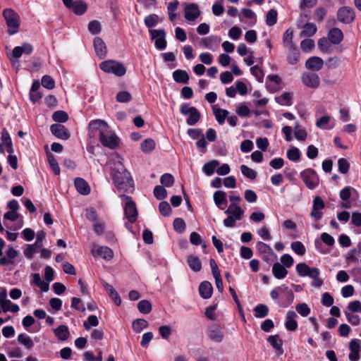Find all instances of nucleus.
<instances>
[{"label":"nucleus","instance_id":"nucleus-46","mask_svg":"<svg viewBox=\"0 0 361 361\" xmlns=\"http://www.w3.org/2000/svg\"><path fill=\"white\" fill-rule=\"evenodd\" d=\"M47 159L51 169H53L54 173L56 175L60 174V168L58 164V162L56 161V159L54 158V155L51 153L47 154Z\"/></svg>","mask_w":361,"mask_h":361},{"label":"nucleus","instance_id":"nucleus-55","mask_svg":"<svg viewBox=\"0 0 361 361\" xmlns=\"http://www.w3.org/2000/svg\"><path fill=\"white\" fill-rule=\"evenodd\" d=\"M173 228L178 233H183L185 229V223L183 219L176 218L173 221Z\"/></svg>","mask_w":361,"mask_h":361},{"label":"nucleus","instance_id":"nucleus-1","mask_svg":"<svg viewBox=\"0 0 361 361\" xmlns=\"http://www.w3.org/2000/svg\"><path fill=\"white\" fill-rule=\"evenodd\" d=\"M114 166L112 167L111 176L114 184L119 190L128 191L134 187L133 180L130 173L125 169L121 159L116 156L113 159Z\"/></svg>","mask_w":361,"mask_h":361},{"label":"nucleus","instance_id":"nucleus-20","mask_svg":"<svg viewBox=\"0 0 361 361\" xmlns=\"http://www.w3.org/2000/svg\"><path fill=\"white\" fill-rule=\"evenodd\" d=\"M286 49L288 51L287 61L288 63L291 65L296 64L300 59V52L296 46L286 48Z\"/></svg>","mask_w":361,"mask_h":361},{"label":"nucleus","instance_id":"nucleus-47","mask_svg":"<svg viewBox=\"0 0 361 361\" xmlns=\"http://www.w3.org/2000/svg\"><path fill=\"white\" fill-rule=\"evenodd\" d=\"M160 182L165 187H171L174 183V178L171 173H164L161 176Z\"/></svg>","mask_w":361,"mask_h":361},{"label":"nucleus","instance_id":"nucleus-26","mask_svg":"<svg viewBox=\"0 0 361 361\" xmlns=\"http://www.w3.org/2000/svg\"><path fill=\"white\" fill-rule=\"evenodd\" d=\"M212 110L217 122L221 125L224 123L226 118L228 116V111L226 109L216 108V106H213Z\"/></svg>","mask_w":361,"mask_h":361},{"label":"nucleus","instance_id":"nucleus-63","mask_svg":"<svg viewBox=\"0 0 361 361\" xmlns=\"http://www.w3.org/2000/svg\"><path fill=\"white\" fill-rule=\"evenodd\" d=\"M327 11L325 8L319 7L314 11V16L316 20L321 22L326 16Z\"/></svg>","mask_w":361,"mask_h":361},{"label":"nucleus","instance_id":"nucleus-35","mask_svg":"<svg viewBox=\"0 0 361 361\" xmlns=\"http://www.w3.org/2000/svg\"><path fill=\"white\" fill-rule=\"evenodd\" d=\"M292 100V94L290 92H284L279 97H276V101L281 105L290 106Z\"/></svg>","mask_w":361,"mask_h":361},{"label":"nucleus","instance_id":"nucleus-61","mask_svg":"<svg viewBox=\"0 0 361 361\" xmlns=\"http://www.w3.org/2000/svg\"><path fill=\"white\" fill-rule=\"evenodd\" d=\"M131 99V94L127 91H121L116 94V100L119 102H128Z\"/></svg>","mask_w":361,"mask_h":361},{"label":"nucleus","instance_id":"nucleus-59","mask_svg":"<svg viewBox=\"0 0 361 361\" xmlns=\"http://www.w3.org/2000/svg\"><path fill=\"white\" fill-rule=\"evenodd\" d=\"M282 292H287L288 293V290H287V286H281L275 288L270 293V296L273 300H276L279 298V295L282 293Z\"/></svg>","mask_w":361,"mask_h":361},{"label":"nucleus","instance_id":"nucleus-13","mask_svg":"<svg viewBox=\"0 0 361 361\" xmlns=\"http://www.w3.org/2000/svg\"><path fill=\"white\" fill-rule=\"evenodd\" d=\"M208 336L214 342L220 343L224 338L221 327L218 324L212 325L208 330Z\"/></svg>","mask_w":361,"mask_h":361},{"label":"nucleus","instance_id":"nucleus-56","mask_svg":"<svg viewBox=\"0 0 361 361\" xmlns=\"http://www.w3.org/2000/svg\"><path fill=\"white\" fill-rule=\"evenodd\" d=\"M338 166L339 172L345 174V173H348V171L349 170L350 164L345 159L341 158L338 161Z\"/></svg>","mask_w":361,"mask_h":361},{"label":"nucleus","instance_id":"nucleus-17","mask_svg":"<svg viewBox=\"0 0 361 361\" xmlns=\"http://www.w3.org/2000/svg\"><path fill=\"white\" fill-rule=\"evenodd\" d=\"M213 292V287L209 281H203L199 286V293L202 298L204 299H209L212 297Z\"/></svg>","mask_w":361,"mask_h":361},{"label":"nucleus","instance_id":"nucleus-5","mask_svg":"<svg viewBox=\"0 0 361 361\" xmlns=\"http://www.w3.org/2000/svg\"><path fill=\"white\" fill-rule=\"evenodd\" d=\"M300 177L305 184V185L310 190L314 189L319 183V178L316 171L312 169H307L302 171Z\"/></svg>","mask_w":361,"mask_h":361},{"label":"nucleus","instance_id":"nucleus-3","mask_svg":"<svg viewBox=\"0 0 361 361\" xmlns=\"http://www.w3.org/2000/svg\"><path fill=\"white\" fill-rule=\"evenodd\" d=\"M99 68L105 73H112L118 77L123 76L126 73V69L123 65L116 61L107 60L99 64Z\"/></svg>","mask_w":361,"mask_h":361},{"label":"nucleus","instance_id":"nucleus-6","mask_svg":"<svg viewBox=\"0 0 361 361\" xmlns=\"http://www.w3.org/2000/svg\"><path fill=\"white\" fill-rule=\"evenodd\" d=\"M121 197L126 201L124 207L125 216L129 222L135 223L137 218V210L135 202L133 201L130 197L126 195H122Z\"/></svg>","mask_w":361,"mask_h":361},{"label":"nucleus","instance_id":"nucleus-54","mask_svg":"<svg viewBox=\"0 0 361 361\" xmlns=\"http://www.w3.org/2000/svg\"><path fill=\"white\" fill-rule=\"evenodd\" d=\"M225 9L222 4V0H218L212 6V13L214 16H219L224 13Z\"/></svg>","mask_w":361,"mask_h":361},{"label":"nucleus","instance_id":"nucleus-64","mask_svg":"<svg viewBox=\"0 0 361 361\" xmlns=\"http://www.w3.org/2000/svg\"><path fill=\"white\" fill-rule=\"evenodd\" d=\"M281 262L283 264V266L286 268H290L293 264V259L288 254H284L281 257Z\"/></svg>","mask_w":361,"mask_h":361},{"label":"nucleus","instance_id":"nucleus-58","mask_svg":"<svg viewBox=\"0 0 361 361\" xmlns=\"http://www.w3.org/2000/svg\"><path fill=\"white\" fill-rule=\"evenodd\" d=\"M158 16L156 14L147 16L145 18V24L148 27H154L158 23Z\"/></svg>","mask_w":361,"mask_h":361},{"label":"nucleus","instance_id":"nucleus-16","mask_svg":"<svg viewBox=\"0 0 361 361\" xmlns=\"http://www.w3.org/2000/svg\"><path fill=\"white\" fill-rule=\"evenodd\" d=\"M74 184L77 191L83 195H87L90 192V188L88 183L82 178H76Z\"/></svg>","mask_w":361,"mask_h":361},{"label":"nucleus","instance_id":"nucleus-62","mask_svg":"<svg viewBox=\"0 0 361 361\" xmlns=\"http://www.w3.org/2000/svg\"><path fill=\"white\" fill-rule=\"evenodd\" d=\"M295 309L302 317H307L310 313V309L306 303L297 305Z\"/></svg>","mask_w":361,"mask_h":361},{"label":"nucleus","instance_id":"nucleus-38","mask_svg":"<svg viewBox=\"0 0 361 361\" xmlns=\"http://www.w3.org/2000/svg\"><path fill=\"white\" fill-rule=\"evenodd\" d=\"M137 309L142 314H148L152 310V304L147 300H140L137 304Z\"/></svg>","mask_w":361,"mask_h":361},{"label":"nucleus","instance_id":"nucleus-42","mask_svg":"<svg viewBox=\"0 0 361 361\" xmlns=\"http://www.w3.org/2000/svg\"><path fill=\"white\" fill-rule=\"evenodd\" d=\"M240 171L244 176L250 180H255L257 177V172L252 169L249 168L246 165H241Z\"/></svg>","mask_w":361,"mask_h":361},{"label":"nucleus","instance_id":"nucleus-39","mask_svg":"<svg viewBox=\"0 0 361 361\" xmlns=\"http://www.w3.org/2000/svg\"><path fill=\"white\" fill-rule=\"evenodd\" d=\"M148 322L144 319H135L132 324L133 329L135 332L140 333L142 329L148 326Z\"/></svg>","mask_w":361,"mask_h":361},{"label":"nucleus","instance_id":"nucleus-33","mask_svg":"<svg viewBox=\"0 0 361 361\" xmlns=\"http://www.w3.org/2000/svg\"><path fill=\"white\" fill-rule=\"evenodd\" d=\"M156 143L152 138H147L141 142L140 147L143 152L148 153L152 152L155 147Z\"/></svg>","mask_w":361,"mask_h":361},{"label":"nucleus","instance_id":"nucleus-27","mask_svg":"<svg viewBox=\"0 0 361 361\" xmlns=\"http://www.w3.org/2000/svg\"><path fill=\"white\" fill-rule=\"evenodd\" d=\"M267 341L274 349L279 351L280 355L283 353V341L279 338V335L269 336Z\"/></svg>","mask_w":361,"mask_h":361},{"label":"nucleus","instance_id":"nucleus-9","mask_svg":"<svg viewBox=\"0 0 361 361\" xmlns=\"http://www.w3.org/2000/svg\"><path fill=\"white\" fill-rule=\"evenodd\" d=\"M301 79L302 83L307 87L316 89L320 84L319 75L315 73H304Z\"/></svg>","mask_w":361,"mask_h":361},{"label":"nucleus","instance_id":"nucleus-25","mask_svg":"<svg viewBox=\"0 0 361 361\" xmlns=\"http://www.w3.org/2000/svg\"><path fill=\"white\" fill-rule=\"evenodd\" d=\"M55 336L60 341H66L68 338L70 333L67 326L60 325L54 330Z\"/></svg>","mask_w":361,"mask_h":361},{"label":"nucleus","instance_id":"nucleus-11","mask_svg":"<svg viewBox=\"0 0 361 361\" xmlns=\"http://www.w3.org/2000/svg\"><path fill=\"white\" fill-rule=\"evenodd\" d=\"M108 127V124L104 121L97 119L92 121L89 123V131L92 136H94L97 133L99 136L101 133L104 131Z\"/></svg>","mask_w":361,"mask_h":361},{"label":"nucleus","instance_id":"nucleus-31","mask_svg":"<svg viewBox=\"0 0 361 361\" xmlns=\"http://www.w3.org/2000/svg\"><path fill=\"white\" fill-rule=\"evenodd\" d=\"M287 290H288V293L287 292H282L283 297L284 298V301L281 302L279 305L283 307H288L294 300V294L291 289H290L287 286Z\"/></svg>","mask_w":361,"mask_h":361},{"label":"nucleus","instance_id":"nucleus-50","mask_svg":"<svg viewBox=\"0 0 361 361\" xmlns=\"http://www.w3.org/2000/svg\"><path fill=\"white\" fill-rule=\"evenodd\" d=\"M154 195L157 200H163L166 197L167 191L163 186L157 185L154 189Z\"/></svg>","mask_w":361,"mask_h":361},{"label":"nucleus","instance_id":"nucleus-40","mask_svg":"<svg viewBox=\"0 0 361 361\" xmlns=\"http://www.w3.org/2000/svg\"><path fill=\"white\" fill-rule=\"evenodd\" d=\"M215 204L220 207V205L226 202V193L223 190L216 191L213 196Z\"/></svg>","mask_w":361,"mask_h":361},{"label":"nucleus","instance_id":"nucleus-12","mask_svg":"<svg viewBox=\"0 0 361 361\" xmlns=\"http://www.w3.org/2000/svg\"><path fill=\"white\" fill-rule=\"evenodd\" d=\"M200 15L197 4L195 3L186 4L185 7V18L188 21H193Z\"/></svg>","mask_w":361,"mask_h":361},{"label":"nucleus","instance_id":"nucleus-49","mask_svg":"<svg viewBox=\"0 0 361 361\" xmlns=\"http://www.w3.org/2000/svg\"><path fill=\"white\" fill-rule=\"evenodd\" d=\"M88 30L92 35H97L101 32V24L98 20H94L89 23Z\"/></svg>","mask_w":361,"mask_h":361},{"label":"nucleus","instance_id":"nucleus-34","mask_svg":"<svg viewBox=\"0 0 361 361\" xmlns=\"http://www.w3.org/2000/svg\"><path fill=\"white\" fill-rule=\"evenodd\" d=\"M255 316L257 318H263L267 316L269 308L266 305L259 304L254 308Z\"/></svg>","mask_w":361,"mask_h":361},{"label":"nucleus","instance_id":"nucleus-41","mask_svg":"<svg viewBox=\"0 0 361 361\" xmlns=\"http://www.w3.org/2000/svg\"><path fill=\"white\" fill-rule=\"evenodd\" d=\"M1 308L2 309V311L4 312L10 311L11 312L16 313L19 311L18 305L13 303L9 300H8L6 302H4V304H1Z\"/></svg>","mask_w":361,"mask_h":361},{"label":"nucleus","instance_id":"nucleus-52","mask_svg":"<svg viewBox=\"0 0 361 361\" xmlns=\"http://www.w3.org/2000/svg\"><path fill=\"white\" fill-rule=\"evenodd\" d=\"M287 157L288 158V159L293 161H298L300 157V153L299 149L297 147H293L291 149L288 150Z\"/></svg>","mask_w":361,"mask_h":361},{"label":"nucleus","instance_id":"nucleus-43","mask_svg":"<svg viewBox=\"0 0 361 361\" xmlns=\"http://www.w3.org/2000/svg\"><path fill=\"white\" fill-rule=\"evenodd\" d=\"M52 118L58 123H65L68 120V115L63 111H56L52 114Z\"/></svg>","mask_w":361,"mask_h":361},{"label":"nucleus","instance_id":"nucleus-22","mask_svg":"<svg viewBox=\"0 0 361 361\" xmlns=\"http://www.w3.org/2000/svg\"><path fill=\"white\" fill-rule=\"evenodd\" d=\"M173 80L178 83L186 84L189 80V75L185 71L176 70L173 73Z\"/></svg>","mask_w":361,"mask_h":361},{"label":"nucleus","instance_id":"nucleus-51","mask_svg":"<svg viewBox=\"0 0 361 361\" xmlns=\"http://www.w3.org/2000/svg\"><path fill=\"white\" fill-rule=\"evenodd\" d=\"M159 212L162 216H167L171 213V207L170 204L165 201L161 202L159 206Z\"/></svg>","mask_w":361,"mask_h":361},{"label":"nucleus","instance_id":"nucleus-15","mask_svg":"<svg viewBox=\"0 0 361 361\" xmlns=\"http://www.w3.org/2000/svg\"><path fill=\"white\" fill-rule=\"evenodd\" d=\"M323 65L324 61L318 56H312L305 62L306 68L313 71H319L322 68Z\"/></svg>","mask_w":361,"mask_h":361},{"label":"nucleus","instance_id":"nucleus-19","mask_svg":"<svg viewBox=\"0 0 361 361\" xmlns=\"http://www.w3.org/2000/svg\"><path fill=\"white\" fill-rule=\"evenodd\" d=\"M297 317L294 311H288L286 314V328L289 331H295L298 328V323L295 318Z\"/></svg>","mask_w":361,"mask_h":361},{"label":"nucleus","instance_id":"nucleus-29","mask_svg":"<svg viewBox=\"0 0 361 361\" xmlns=\"http://www.w3.org/2000/svg\"><path fill=\"white\" fill-rule=\"evenodd\" d=\"M188 264L190 268L194 271H200L202 269V263L200 259L194 255H190L188 258Z\"/></svg>","mask_w":361,"mask_h":361},{"label":"nucleus","instance_id":"nucleus-32","mask_svg":"<svg viewBox=\"0 0 361 361\" xmlns=\"http://www.w3.org/2000/svg\"><path fill=\"white\" fill-rule=\"evenodd\" d=\"M293 31L288 29L283 35V44L285 49L295 46L293 42Z\"/></svg>","mask_w":361,"mask_h":361},{"label":"nucleus","instance_id":"nucleus-14","mask_svg":"<svg viewBox=\"0 0 361 361\" xmlns=\"http://www.w3.org/2000/svg\"><path fill=\"white\" fill-rule=\"evenodd\" d=\"M94 47L97 55L100 59H104L107 54V48L104 40L97 37L94 39Z\"/></svg>","mask_w":361,"mask_h":361},{"label":"nucleus","instance_id":"nucleus-4","mask_svg":"<svg viewBox=\"0 0 361 361\" xmlns=\"http://www.w3.org/2000/svg\"><path fill=\"white\" fill-rule=\"evenodd\" d=\"M102 145L109 149H115L118 145V137L113 132L109 126L99 136Z\"/></svg>","mask_w":361,"mask_h":361},{"label":"nucleus","instance_id":"nucleus-53","mask_svg":"<svg viewBox=\"0 0 361 361\" xmlns=\"http://www.w3.org/2000/svg\"><path fill=\"white\" fill-rule=\"evenodd\" d=\"M42 85L48 90H52L55 87V82L51 76L44 75L42 78Z\"/></svg>","mask_w":361,"mask_h":361},{"label":"nucleus","instance_id":"nucleus-24","mask_svg":"<svg viewBox=\"0 0 361 361\" xmlns=\"http://www.w3.org/2000/svg\"><path fill=\"white\" fill-rule=\"evenodd\" d=\"M70 9H71L75 14L80 16L86 12L87 5L82 0H76Z\"/></svg>","mask_w":361,"mask_h":361},{"label":"nucleus","instance_id":"nucleus-8","mask_svg":"<svg viewBox=\"0 0 361 361\" xmlns=\"http://www.w3.org/2000/svg\"><path fill=\"white\" fill-rule=\"evenodd\" d=\"M149 32L152 38L155 39V47L159 50L164 49L166 47V41L165 39L166 32L164 29L150 30Z\"/></svg>","mask_w":361,"mask_h":361},{"label":"nucleus","instance_id":"nucleus-48","mask_svg":"<svg viewBox=\"0 0 361 361\" xmlns=\"http://www.w3.org/2000/svg\"><path fill=\"white\" fill-rule=\"evenodd\" d=\"M219 41V38L211 35L209 37L202 38L201 40V44L205 48H211L214 43H216Z\"/></svg>","mask_w":361,"mask_h":361},{"label":"nucleus","instance_id":"nucleus-36","mask_svg":"<svg viewBox=\"0 0 361 361\" xmlns=\"http://www.w3.org/2000/svg\"><path fill=\"white\" fill-rule=\"evenodd\" d=\"M18 341L27 349H31L34 346L32 340L25 334H20L18 335Z\"/></svg>","mask_w":361,"mask_h":361},{"label":"nucleus","instance_id":"nucleus-2","mask_svg":"<svg viewBox=\"0 0 361 361\" xmlns=\"http://www.w3.org/2000/svg\"><path fill=\"white\" fill-rule=\"evenodd\" d=\"M3 16L8 26V32L13 35L18 32L20 27V16L12 8H6L3 11Z\"/></svg>","mask_w":361,"mask_h":361},{"label":"nucleus","instance_id":"nucleus-44","mask_svg":"<svg viewBox=\"0 0 361 361\" xmlns=\"http://www.w3.org/2000/svg\"><path fill=\"white\" fill-rule=\"evenodd\" d=\"M291 249L298 255L302 256L305 254L306 249L300 241H295L291 243Z\"/></svg>","mask_w":361,"mask_h":361},{"label":"nucleus","instance_id":"nucleus-45","mask_svg":"<svg viewBox=\"0 0 361 361\" xmlns=\"http://www.w3.org/2000/svg\"><path fill=\"white\" fill-rule=\"evenodd\" d=\"M277 22V11L275 9H271L267 14L266 23L269 26H273Z\"/></svg>","mask_w":361,"mask_h":361},{"label":"nucleus","instance_id":"nucleus-28","mask_svg":"<svg viewBox=\"0 0 361 361\" xmlns=\"http://www.w3.org/2000/svg\"><path fill=\"white\" fill-rule=\"evenodd\" d=\"M96 252L106 261H109L114 257L113 251L108 247L101 246L97 249Z\"/></svg>","mask_w":361,"mask_h":361},{"label":"nucleus","instance_id":"nucleus-57","mask_svg":"<svg viewBox=\"0 0 361 361\" xmlns=\"http://www.w3.org/2000/svg\"><path fill=\"white\" fill-rule=\"evenodd\" d=\"M99 324V320L95 315H90L87 321L83 322V326L86 329H90L92 326H97Z\"/></svg>","mask_w":361,"mask_h":361},{"label":"nucleus","instance_id":"nucleus-37","mask_svg":"<svg viewBox=\"0 0 361 361\" xmlns=\"http://www.w3.org/2000/svg\"><path fill=\"white\" fill-rule=\"evenodd\" d=\"M188 118H187V123L189 126L195 125L200 119L201 115L199 111L195 108L192 109V112L190 113Z\"/></svg>","mask_w":361,"mask_h":361},{"label":"nucleus","instance_id":"nucleus-18","mask_svg":"<svg viewBox=\"0 0 361 361\" xmlns=\"http://www.w3.org/2000/svg\"><path fill=\"white\" fill-rule=\"evenodd\" d=\"M328 38L331 43L338 44L343 40V34L339 28L334 27L329 30Z\"/></svg>","mask_w":361,"mask_h":361},{"label":"nucleus","instance_id":"nucleus-7","mask_svg":"<svg viewBox=\"0 0 361 361\" xmlns=\"http://www.w3.org/2000/svg\"><path fill=\"white\" fill-rule=\"evenodd\" d=\"M338 20L345 24L352 23L355 18L354 10L348 6H343L337 13Z\"/></svg>","mask_w":361,"mask_h":361},{"label":"nucleus","instance_id":"nucleus-10","mask_svg":"<svg viewBox=\"0 0 361 361\" xmlns=\"http://www.w3.org/2000/svg\"><path fill=\"white\" fill-rule=\"evenodd\" d=\"M50 130L54 136L61 140H68L71 136L68 129L61 124H52Z\"/></svg>","mask_w":361,"mask_h":361},{"label":"nucleus","instance_id":"nucleus-23","mask_svg":"<svg viewBox=\"0 0 361 361\" xmlns=\"http://www.w3.org/2000/svg\"><path fill=\"white\" fill-rule=\"evenodd\" d=\"M302 30L301 31L300 36L302 37H312L313 36L317 30V26L314 23H307L304 25L301 26Z\"/></svg>","mask_w":361,"mask_h":361},{"label":"nucleus","instance_id":"nucleus-60","mask_svg":"<svg viewBox=\"0 0 361 361\" xmlns=\"http://www.w3.org/2000/svg\"><path fill=\"white\" fill-rule=\"evenodd\" d=\"M314 47V42L312 39H303L300 43V47L304 51H310Z\"/></svg>","mask_w":361,"mask_h":361},{"label":"nucleus","instance_id":"nucleus-30","mask_svg":"<svg viewBox=\"0 0 361 361\" xmlns=\"http://www.w3.org/2000/svg\"><path fill=\"white\" fill-rule=\"evenodd\" d=\"M219 165L218 160L214 159L204 164L203 166V171L207 176H211L214 173L216 168Z\"/></svg>","mask_w":361,"mask_h":361},{"label":"nucleus","instance_id":"nucleus-21","mask_svg":"<svg viewBox=\"0 0 361 361\" xmlns=\"http://www.w3.org/2000/svg\"><path fill=\"white\" fill-rule=\"evenodd\" d=\"M286 267H283L279 262H276L274 264L272 267V272L275 278L277 279H281L286 277L288 274V271L286 269Z\"/></svg>","mask_w":361,"mask_h":361}]
</instances>
